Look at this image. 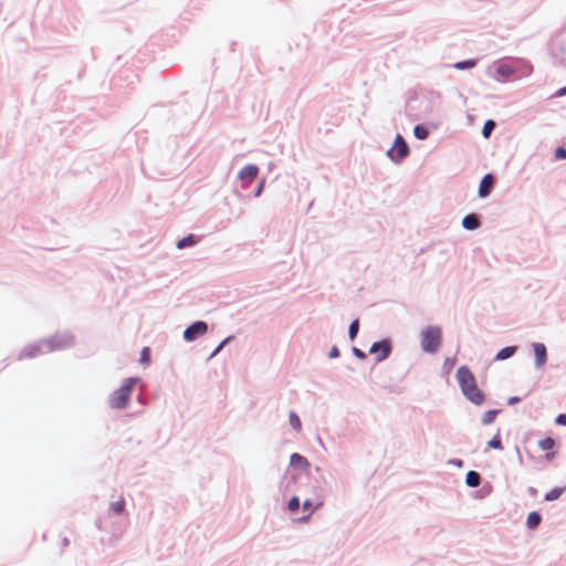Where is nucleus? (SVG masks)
I'll return each mask as SVG.
<instances>
[{"label":"nucleus","instance_id":"nucleus-1","mask_svg":"<svg viewBox=\"0 0 566 566\" xmlns=\"http://www.w3.org/2000/svg\"><path fill=\"white\" fill-rule=\"evenodd\" d=\"M457 379L467 399L478 406L483 402L484 395L479 389L475 377L468 367L462 366L457 370Z\"/></svg>","mask_w":566,"mask_h":566},{"label":"nucleus","instance_id":"nucleus-2","mask_svg":"<svg viewBox=\"0 0 566 566\" xmlns=\"http://www.w3.org/2000/svg\"><path fill=\"white\" fill-rule=\"evenodd\" d=\"M135 382V378L125 379L122 387L115 390L111 396L108 401L109 406L114 409L125 408L129 402V398Z\"/></svg>","mask_w":566,"mask_h":566},{"label":"nucleus","instance_id":"nucleus-3","mask_svg":"<svg viewBox=\"0 0 566 566\" xmlns=\"http://www.w3.org/2000/svg\"><path fill=\"white\" fill-rule=\"evenodd\" d=\"M442 332L438 326L428 327L421 333V348L427 353H436L441 346Z\"/></svg>","mask_w":566,"mask_h":566},{"label":"nucleus","instance_id":"nucleus-4","mask_svg":"<svg viewBox=\"0 0 566 566\" xmlns=\"http://www.w3.org/2000/svg\"><path fill=\"white\" fill-rule=\"evenodd\" d=\"M409 153L408 145L400 135H397L392 148L388 151V155L395 160H401Z\"/></svg>","mask_w":566,"mask_h":566},{"label":"nucleus","instance_id":"nucleus-5","mask_svg":"<svg viewBox=\"0 0 566 566\" xmlns=\"http://www.w3.org/2000/svg\"><path fill=\"white\" fill-rule=\"evenodd\" d=\"M207 331H208V325L205 322L199 321V322H196L192 325H190L188 328H186V331L184 332V338L187 342H192L198 336L205 335L207 333Z\"/></svg>","mask_w":566,"mask_h":566},{"label":"nucleus","instance_id":"nucleus-6","mask_svg":"<svg viewBox=\"0 0 566 566\" xmlns=\"http://www.w3.org/2000/svg\"><path fill=\"white\" fill-rule=\"evenodd\" d=\"M390 350H391L390 342L385 339L381 342L374 343L369 349V353L376 355L377 361H382L384 359H386L389 356Z\"/></svg>","mask_w":566,"mask_h":566},{"label":"nucleus","instance_id":"nucleus-7","mask_svg":"<svg viewBox=\"0 0 566 566\" xmlns=\"http://www.w3.org/2000/svg\"><path fill=\"white\" fill-rule=\"evenodd\" d=\"M534 354H535V364L537 367H543L546 363L547 353L546 347L542 343H535L533 345Z\"/></svg>","mask_w":566,"mask_h":566},{"label":"nucleus","instance_id":"nucleus-8","mask_svg":"<svg viewBox=\"0 0 566 566\" xmlns=\"http://www.w3.org/2000/svg\"><path fill=\"white\" fill-rule=\"evenodd\" d=\"M493 185H494L493 176L491 174L485 175L480 182L479 196L481 198L488 197Z\"/></svg>","mask_w":566,"mask_h":566},{"label":"nucleus","instance_id":"nucleus-9","mask_svg":"<svg viewBox=\"0 0 566 566\" xmlns=\"http://www.w3.org/2000/svg\"><path fill=\"white\" fill-rule=\"evenodd\" d=\"M259 168L255 165H248L243 167L240 172L239 177L241 180H254L258 176Z\"/></svg>","mask_w":566,"mask_h":566},{"label":"nucleus","instance_id":"nucleus-10","mask_svg":"<svg viewBox=\"0 0 566 566\" xmlns=\"http://www.w3.org/2000/svg\"><path fill=\"white\" fill-rule=\"evenodd\" d=\"M290 463L292 467L301 470H307L310 468L307 459L298 453H293L291 455Z\"/></svg>","mask_w":566,"mask_h":566},{"label":"nucleus","instance_id":"nucleus-11","mask_svg":"<svg viewBox=\"0 0 566 566\" xmlns=\"http://www.w3.org/2000/svg\"><path fill=\"white\" fill-rule=\"evenodd\" d=\"M462 226L467 230H475L480 227V221L475 214H468L463 218Z\"/></svg>","mask_w":566,"mask_h":566},{"label":"nucleus","instance_id":"nucleus-12","mask_svg":"<svg viewBox=\"0 0 566 566\" xmlns=\"http://www.w3.org/2000/svg\"><path fill=\"white\" fill-rule=\"evenodd\" d=\"M566 486L555 488L545 494V501L553 502L558 500L565 492Z\"/></svg>","mask_w":566,"mask_h":566},{"label":"nucleus","instance_id":"nucleus-13","mask_svg":"<svg viewBox=\"0 0 566 566\" xmlns=\"http://www.w3.org/2000/svg\"><path fill=\"white\" fill-rule=\"evenodd\" d=\"M465 482L469 486L475 488L479 486L481 482L480 474L475 471H469L465 476Z\"/></svg>","mask_w":566,"mask_h":566},{"label":"nucleus","instance_id":"nucleus-14","mask_svg":"<svg viewBox=\"0 0 566 566\" xmlns=\"http://www.w3.org/2000/svg\"><path fill=\"white\" fill-rule=\"evenodd\" d=\"M516 352V347L515 346H509V347H504L502 348L495 356V359L497 360H504L506 358H510L511 356H513Z\"/></svg>","mask_w":566,"mask_h":566},{"label":"nucleus","instance_id":"nucleus-15","mask_svg":"<svg viewBox=\"0 0 566 566\" xmlns=\"http://www.w3.org/2000/svg\"><path fill=\"white\" fill-rule=\"evenodd\" d=\"M527 526L532 530L536 528L541 523V515L537 512H531L527 515Z\"/></svg>","mask_w":566,"mask_h":566},{"label":"nucleus","instance_id":"nucleus-16","mask_svg":"<svg viewBox=\"0 0 566 566\" xmlns=\"http://www.w3.org/2000/svg\"><path fill=\"white\" fill-rule=\"evenodd\" d=\"M197 243V239L193 234H189L188 237L186 238H182L181 240H179L177 242V248L178 249H184V248H187V247H191L193 244Z\"/></svg>","mask_w":566,"mask_h":566},{"label":"nucleus","instance_id":"nucleus-17","mask_svg":"<svg viewBox=\"0 0 566 566\" xmlns=\"http://www.w3.org/2000/svg\"><path fill=\"white\" fill-rule=\"evenodd\" d=\"M323 505V502L317 503L315 506L312 505L311 501L306 500L303 502V510L307 511V515L302 518V521H307L315 509Z\"/></svg>","mask_w":566,"mask_h":566},{"label":"nucleus","instance_id":"nucleus-18","mask_svg":"<svg viewBox=\"0 0 566 566\" xmlns=\"http://www.w3.org/2000/svg\"><path fill=\"white\" fill-rule=\"evenodd\" d=\"M497 410H489L482 416V423L483 424H490L494 421Z\"/></svg>","mask_w":566,"mask_h":566},{"label":"nucleus","instance_id":"nucleus-19","mask_svg":"<svg viewBox=\"0 0 566 566\" xmlns=\"http://www.w3.org/2000/svg\"><path fill=\"white\" fill-rule=\"evenodd\" d=\"M289 420H290V424L296 430V431H300L301 430V420L298 418V416L295 413V412H290L289 415Z\"/></svg>","mask_w":566,"mask_h":566},{"label":"nucleus","instance_id":"nucleus-20","mask_svg":"<svg viewBox=\"0 0 566 566\" xmlns=\"http://www.w3.org/2000/svg\"><path fill=\"white\" fill-rule=\"evenodd\" d=\"M495 123L492 119H489L484 123L482 128V135L484 138H488L491 132L494 129Z\"/></svg>","mask_w":566,"mask_h":566},{"label":"nucleus","instance_id":"nucleus-21","mask_svg":"<svg viewBox=\"0 0 566 566\" xmlns=\"http://www.w3.org/2000/svg\"><path fill=\"white\" fill-rule=\"evenodd\" d=\"M413 134L418 139H424L428 136V129L421 125H417L413 129Z\"/></svg>","mask_w":566,"mask_h":566},{"label":"nucleus","instance_id":"nucleus-22","mask_svg":"<svg viewBox=\"0 0 566 566\" xmlns=\"http://www.w3.org/2000/svg\"><path fill=\"white\" fill-rule=\"evenodd\" d=\"M39 349L35 346H31L29 348H25L21 355L20 358H32L38 354Z\"/></svg>","mask_w":566,"mask_h":566},{"label":"nucleus","instance_id":"nucleus-23","mask_svg":"<svg viewBox=\"0 0 566 566\" xmlns=\"http://www.w3.org/2000/svg\"><path fill=\"white\" fill-rule=\"evenodd\" d=\"M124 509H125V501L123 497H120L118 501L114 502L112 504V510L116 513V514H122L124 512Z\"/></svg>","mask_w":566,"mask_h":566},{"label":"nucleus","instance_id":"nucleus-24","mask_svg":"<svg viewBox=\"0 0 566 566\" xmlns=\"http://www.w3.org/2000/svg\"><path fill=\"white\" fill-rule=\"evenodd\" d=\"M358 328H359L358 319L353 321L350 323L349 329H348V335H349L350 339H354L357 336Z\"/></svg>","mask_w":566,"mask_h":566},{"label":"nucleus","instance_id":"nucleus-25","mask_svg":"<svg viewBox=\"0 0 566 566\" xmlns=\"http://www.w3.org/2000/svg\"><path fill=\"white\" fill-rule=\"evenodd\" d=\"M473 66H475V61L473 60H467L454 64V67L458 70L471 69Z\"/></svg>","mask_w":566,"mask_h":566},{"label":"nucleus","instance_id":"nucleus-26","mask_svg":"<svg viewBox=\"0 0 566 566\" xmlns=\"http://www.w3.org/2000/svg\"><path fill=\"white\" fill-rule=\"evenodd\" d=\"M555 444V441L553 438L551 437H547L543 440L539 441V447L543 449V450H551Z\"/></svg>","mask_w":566,"mask_h":566},{"label":"nucleus","instance_id":"nucleus-27","mask_svg":"<svg viewBox=\"0 0 566 566\" xmlns=\"http://www.w3.org/2000/svg\"><path fill=\"white\" fill-rule=\"evenodd\" d=\"M488 446L492 449H497V450H501L502 449V442H501V438L499 434L494 436L489 442H488Z\"/></svg>","mask_w":566,"mask_h":566},{"label":"nucleus","instance_id":"nucleus-28","mask_svg":"<svg viewBox=\"0 0 566 566\" xmlns=\"http://www.w3.org/2000/svg\"><path fill=\"white\" fill-rule=\"evenodd\" d=\"M300 507V500L297 496H293L290 499L289 503H287V509L291 511V512H296Z\"/></svg>","mask_w":566,"mask_h":566},{"label":"nucleus","instance_id":"nucleus-29","mask_svg":"<svg viewBox=\"0 0 566 566\" xmlns=\"http://www.w3.org/2000/svg\"><path fill=\"white\" fill-rule=\"evenodd\" d=\"M149 348L147 347H144L143 350H142V354H140V360L143 363H148L149 361Z\"/></svg>","mask_w":566,"mask_h":566},{"label":"nucleus","instance_id":"nucleus-30","mask_svg":"<svg viewBox=\"0 0 566 566\" xmlns=\"http://www.w3.org/2000/svg\"><path fill=\"white\" fill-rule=\"evenodd\" d=\"M555 156L557 159H566V149L558 147L555 151Z\"/></svg>","mask_w":566,"mask_h":566},{"label":"nucleus","instance_id":"nucleus-31","mask_svg":"<svg viewBox=\"0 0 566 566\" xmlns=\"http://www.w3.org/2000/svg\"><path fill=\"white\" fill-rule=\"evenodd\" d=\"M229 340V338H226L223 339L219 345L218 347L212 352V354L210 355V357H213L216 356L221 349L222 347L224 346V344Z\"/></svg>","mask_w":566,"mask_h":566},{"label":"nucleus","instance_id":"nucleus-32","mask_svg":"<svg viewBox=\"0 0 566 566\" xmlns=\"http://www.w3.org/2000/svg\"><path fill=\"white\" fill-rule=\"evenodd\" d=\"M353 353H354V355H355L356 357H358V358H361V359H363V358H365V357H366L365 353H364V352H361L360 349L356 348V347H354V348H353Z\"/></svg>","mask_w":566,"mask_h":566},{"label":"nucleus","instance_id":"nucleus-33","mask_svg":"<svg viewBox=\"0 0 566 566\" xmlns=\"http://www.w3.org/2000/svg\"><path fill=\"white\" fill-rule=\"evenodd\" d=\"M556 423L566 426V415L562 413L556 418Z\"/></svg>","mask_w":566,"mask_h":566},{"label":"nucleus","instance_id":"nucleus-34","mask_svg":"<svg viewBox=\"0 0 566 566\" xmlns=\"http://www.w3.org/2000/svg\"><path fill=\"white\" fill-rule=\"evenodd\" d=\"M339 356V350L336 346H334L331 352H329V357L331 358H337Z\"/></svg>","mask_w":566,"mask_h":566},{"label":"nucleus","instance_id":"nucleus-35","mask_svg":"<svg viewBox=\"0 0 566 566\" xmlns=\"http://www.w3.org/2000/svg\"><path fill=\"white\" fill-rule=\"evenodd\" d=\"M262 188H263V181L260 184V186H259V188L256 190V193H255L256 197L260 196V193L262 191Z\"/></svg>","mask_w":566,"mask_h":566},{"label":"nucleus","instance_id":"nucleus-36","mask_svg":"<svg viewBox=\"0 0 566 566\" xmlns=\"http://www.w3.org/2000/svg\"><path fill=\"white\" fill-rule=\"evenodd\" d=\"M499 72H500L501 74H505V73H506V70H505L504 67H500V69H499Z\"/></svg>","mask_w":566,"mask_h":566},{"label":"nucleus","instance_id":"nucleus-37","mask_svg":"<svg viewBox=\"0 0 566 566\" xmlns=\"http://www.w3.org/2000/svg\"><path fill=\"white\" fill-rule=\"evenodd\" d=\"M516 400H517L516 398H511L510 402H513V401H516Z\"/></svg>","mask_w":566,"mask_h":566},{"label":"nucleus","instance_id":"nucleus-38","mask_svg":"<svg viewBox=\"0 0 566 566\" xmlns=\"http://www.w3.org/2000/svg\"><path fill=\"white\" fill-rule=\"evenodd\" d=\"M564 91L566 92V88H564Z\"/></svg>","mask_w":566,"mask_h":566}]
</instances>
